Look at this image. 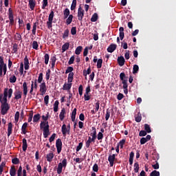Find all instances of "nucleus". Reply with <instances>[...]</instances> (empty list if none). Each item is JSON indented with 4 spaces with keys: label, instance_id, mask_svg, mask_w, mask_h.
I'll return each instance as SVG.
<instances>
[{
    "label": "nucleus",
    "instance_id": "obj_35",
    "mask_svg": "<svg viewBox=\"0 0 176 176\" xmlns=\"http://www.w3.org/2000/svg\"><path fill=\"white\" fill-rule=\"evenodd\" d=\"M41 119L40 113L35 114L33 116V122L36 123L38 122Z\"/></svg>",
    "mask_w": 176,
    "mask_h": 176
},
{
    "label": "nucleus",
    "instance_id": "obj_59",
    "mask_svg": "<svg viewBox=\"0 0 176 176\" xmlns=\"http://www.w3.org/2000/svg\"><path fill=\"white\" fill-rule=\"evenodd\" d=\"M71 34L74 36L77 33L76 27H72L70 30Z\"/></svg>",
    "mask_w": 176,
    "mask_h": 176
},
{
    "label": "nucleus",
    "instance_id": "obj_19",
    "mask_svg": "<svg viewBox=\"0 0 176 176\" xmlns=\"http://www.w3.org/2000/svg\"><path fill=\"white\" fill-rule=\"evenodd\" d=\"M22 87H23V96L26 98L28 92V87L27 82H23V85H22Z\"/></svg>",
    "mask_w": 176,
    "mask_h": 176
},
{
    "label": "nucleus",
    "instance_id": "obj_48",
    "mask_svg": "<svg viewBox=\"0 0 176 176\" xmlns=\"http://www.w3.org/2000/svg\"><path fill=\"white\" fill-rule=\"evenodd\" d=\"M140 170V165L138 162H135L134 164V172L135 173H138L139 172Z\"/></svg>",
    "mask_w": 176,
    "mask_h": 176
},
{
    "label": "nucleus",
    "instance_id": "obj_61",
    "mask_svg": "<svg viewBox=\"0 0 176 176\" xmlns=\"http://www.w3.org/2000/svg\"><path fill=\"white\" fill-rule=\"evenodd\" d=\"M32 47H33V49L38 50V42L36 41H33V45H32Z\"/></svg>",
    "mask_w": 176,
    "mask_h": 176
},
{
    "label": "nucleus",
    "instance_id": "obj_6",
    "mask_svg": "<svg viewBox=\"0 0 176 176\" xmlns=\"http://www.w3.org/2000/svg\"><path fill=\"white\" fill-rule=\"evenodd\" d=\"M39 91H40V95L43 96L46 94L47 92V87H46V83L45 81H43L39 85Z\"/></svg>",
    "mask_w": 176,
    "mask_h": 176
},
{
    "label": "nucleus",
    "instance_id": "obj_9",
    "mask_svg": "<svg viewBox=\"0 0 176 176\" xmlns=\"http://www.w3.org/2000/svg\"><path fill=\"white\" fill-rule=\"evenodd\" d=\"M8 19L10 20V25L12 26L14 23V20L12 8L8 9Z\"/></svg>",
    "mask_w": 176,
    "mask_h": 176
},
{
    "label": "nucleus",
    "instance_id": "obj_45",
    "mask_svg": "<svg viewBox=\"0 0 176 176\" xmlns=\"http://www.w3.org/2000/svg\"><path fill=\"white\" fill-rule=\"evenodd\" d=\"M69 30L67 29L65 30L63 34V38L65 39L66 38L69 37Z\"/></svg>",
    "mask_w": 176,
    "mask_h": 176
},
{
    "label": "nucleus",
    "instance_id": "obj_23",
    "mask_svg": "<svg viewBox=\"0 0 176 176\" xmlns=\"http://www.w3.org/2000/svg\"><path fill=\"white\" fill-rule=\"evenodd\" d=\"M23 60L25 64V70H28L30 69V63L28 56H25V58L23 59Z\"/></svg>",
    "mask_w": 176,
    "mask_h": 176
},
{
    "label": "nucleus",
    "instance_id": "obj_38",
    "mask_svg": "<svg viewBox=\"0 0 176 176\" xmlns=\"http://www.w3.org/2000/svg\"><path fill=\"white\" fill-rule=\"evenodd\" d=\"M126 78H128V77L126 76V74L124 72H121L120 74V79L122 82L126 81Z\"/></svg>",
    "mask_w": 176,
    "mask_h": 176
},
{
    "label": "nucleus",
    "instance_id": "obj_13",
    "mask_svg": "<svg viewBox=\"0 0 176 176\" xmlns=\"http://www.w3.org/2000/svg\"><path fill=\"white\" fill-rule=\"evenodd\" d=\"M151 135H147L146 137H143L140 139V144L143 145L145 144L147 142L151 140Z\"/></svg>",
    "mask_w": 176,
    "mask_h": 176
},
{
    "label": "nucleus",
    "instance_id": "obj_21",
    "mask_svg": "<svg viewBox=\"0 0 176 176\" xmlns=\"http://www.w3.org/2000/svg\"><path fill=\"white\" fill-rule=\"evenodd\" d=\"M92 132H91L90 135L91 138H94L95 140L97 139V131L95 126L91 127Z\"/></svg>",
    "mask_w": 176,
    "mask_h": 176
},
{
    "label": "nucleus",
    "instance_id": "obj_50",
    "mask_svg": "<svg viewBox=\"0 0 176 176\" xmlns=\"http://www.w3.org/2000/svg\"><path fill=\"white\" fill-rule=\"evenodd\" d=\"M122 84L123 89H128V78H126V80L122 81Z\"/></svg>",
    "mask_w": 176,
    "mask_h": 176
},
{
    "label": "nucleus",
    "instance_id": "obj_55",
    "mask_svg": "<svg viewBox=\"0 0 176 176\" xmlns=\"http://www.w3.org/2000/svg\"><path fill=\"white\" fill-rule=\"evenodd\" d=\"M100 100H97V102L95 103V112H98L99 111L100 109Z\"/></svg>",
    "mask_w": 176,
    "mask_h": 176
},
{
    "label": "nucleus",
    "instance_id": "obj_5",
    "mask_svg": "<svg viewBox=\"0 0 176 176\" xmlns=\"http://www.w3.org/2000/svg\"><path fill=\"white\" fill-rule=\"evenodd\" d=\"M54 17V12L53 10H51L48 16V21H47V26L48 29H50L52 28Z\"/></svg>",
    "mask_w": 176,
    "mask_h": 176
},
{
    "label": "nucleus",
    "instance_id": "obj_10",
    "mask_svg": "<svg viewBox=\"0 0 176 176\" xmlns=\"http://www.w3.org/2000/svg\"><path fill=\"white\" fill-rule=\"evenodd\" d=\"M116 154L109 155L108 157V162H109L110 167H113L116 160Z\"/></svg>",
    "mask_w": 176,
    "mask_h": 176
},
{
    "label": "nucleus",
    "instance_id": "obj_33",
    "mask_svg": "<svg viewBox=\"0 0 176 176\" xmlns=\"http://www.w3.org/2000/svg\"><path fill=\"white\" fill-rule=\"evenodd\" d=\"M142 114L140 112H138L137 116L135 117V121L138 123H140L142 121Z\"/></svg>",
    "mask_w": 176,
    "mask_h": 176
},
{
    "label": "nucleus",
    "instance_id": "obj_64",
    "mask_svg": "<svg viewBox=\"0 0 176 176\" xmlns=\"http://www.w3.org/2000/svg\"><path fill=\"white\" fill-rule=\"evenodd\" d=\"M92 170L95 173L98 172V164H94V165H93Z\"/></svg>",
    "mask_w": 176,
    "mask_h": 176
},
{
    "label": "nucleus",
    "instance_id": "obj_24",
    "mask_svg": "<svg viewBox=\"0 0 176 176\" xmlns=\"http://www.w3.org/2000/svg\"><path fill=\"white\" fill-rule=\"evenodd\" d=\"M28 148V143L27 140L25 138L22 139V150L23 152H25Z\"/></svg>",
    "mask_w": 176,
    "mask_h": 176
},
{
    "label": "nucleus",
    "instance_id": "obj_11",
    "mask_svg": "<svg viewBox=\"0 0 176 176\" xmlns=\"http://www.w3.org/2000/svg\"><path fill=\"white\" fill-rule=\"evenodd\" d=\"M118 64L120 67H123L125 64V58L123 56H120L117 58Z\"/></svg>",
    "mask_w": 176,
    "mask_h": 176
},
{
    "label": "nucleus",
    "instance_id": "obj_2",
    "mask_svg": "<svg viewBox=\"0 0 176 176\" xmlns=\"http://www.w3.org/2000/svg\"><path fill=\"white\" fill-rule=\"evenodd\" d=\"M40 129L43 131L44 138H47L50 135V125L48 121H41L40 124Z\"/></svg>",
    "mask_w": 176,
    "mask_h": 176
},
{
    "label": "nucleus",
    "instance_id": "obj_20",
    "mask_svg": "<svg viewBox=\"0 0 176 176\" xmlns=\"http://www.w3.org/2000/svg\"><path fill=\"white\" fill-rule=\"evenodd\" d=\"M65 113H66V109L65 108H63L59 113V119L60 121L64 120Z\"/></svg>",
    "mask_w": 176,
    "mask_h": 176
},
{
    "label": "nucleus",
    "instance_id": "obj_37",
    "mask_svg": "<svg viewBox=\"0 0 176 176\" xmlns=\"http://www.w3.org/2000/svg\"><path fill=\"white\" fill-rule=\"evenodd\" d=\"M76 6H77V0H73L70 7L71 11L75 10Z\"/></svg>",
    "mask_w": 176,
    "mask_h": 176
},
{
    "label": "nucleus",
    "instance_id": "obj_26",
    "mask_svg": "<svg viewBox=\"0 0 176 176\" xmlns=\"http://www.w3.org/2000/svg\"><path fill=\"white\" fill-rule=\"evenodd\" d=\"M28 126V122H25L23 123V124H22V128L21 129L22 132L21 133L23 134V135H25L27 133V128Z\"/></svg>",
    "mask_w": 176,
    "mask_h": 176
},
{
    "label": "nucleus",
    "instance_id": "obj_1",
    "mask_svg": "<svg viewBox=\"0 0 176 176\" xmlns=\"http://www.w3.org/2000/svg\"><path fill=\"white\" fill-rule=\"evenodd\" d=\"M13 94V89L12 88H5L4 93L0 94V103L1 104H8V97L11 98Z\"/></svg>",
    "mask_w": 176,
    "mask_h": 176
},
{
    "label": "nucleus",
    "instance_id": "obj_12",
    "mask_svg": "<svg viewBox=\"0 0 176 176\" xmlns=\"http://www.w3.org/2000/svg\"><path fill=\"white\" fill-rule=\"evenodd\" d=\"M117 47H118V45L116 44L112 43V44L109 45V46L107 47V51L109 53H113L114 51L116 50Z\"/></svg>",
    "mask_w": 176,
    "mask_h": 176
},
{
    "label": "nucleus",
    "instance_id": "obj_22",
    "mask_svg": "<svg viewBox=\"0 0 176 176\" xmlns=\"http://www.w3.org/2000/svg\"><path fill=\"white\" fill-rule=\"evenodd\" d=\"M70 16V10L69 8H65L63 10V19L65 20Z\"/></svg>",
    "mask_w": 176,
    "mask_h": 176
},
{
    "label": "nucleus",
    "instance_id": "obj_3",
    "mask_svg": "<svg viewBox=\"0 0 176 176\" xmlns=\"http://www.w3.org/2000/svg\"><path fill=\"white\" fill-rule=\"evenodd\" d=\"M67 165V159L65 158L63 160L62 162H59L58 164V168L56 169L57 174L60 175L62 173L63 168H66Z\"/></svg>",
    "mask_w": 176,
    "mask_h": 176
},
{
    "label": "nucleus",
    "instance_id": "obj_25",
    "mask_svg": "<svg viewBox=\"0 0 176 176\" xmlns=\"http://www.w3.org/2000/svg\"><path fill=\"white\" fill-rule=\"evenodd\" d=\"M54 157V155L53 153H49L46 155V160L47 162H52V160Z\"/></svg>",
    "mask_w": 176,
    "mask_h": 176
},
{
    "label": "nucleus",
    "instance_id": "obj_28",
    "mask_svg": "<svg viewBox=\"0 0 176 176\" xmlns=\"http://www.w3.org/2000/svg\"><path fill=\"white\" fill-rule=\"evenodd\" d=\"M76 112H77V109L74 108L72 112V115H71V120L72 122H74L76 120Z\"/></svg>",
    "mask_w": 176,
    "mask_h": 176
},
{
    "label": "nucleus",
    "instance_id": "obj_51",
    "mask_svg": "<svg viewBox=\"0 0 176 176\" xmlns=\"http://www.w3.org/2000/svg\"><path fill=\"white\" fill-rule=\"evenodd\" d=\"M150 176H160V172H158V170H153L150 173Z\"/></svg>",
    "mask_w": 176,
    "mask_h": 176
},
{
    "label": "nucleus",
    "instance_id": "obj_14",
    "mask_svg": "<svg viewBox=\"0 0 176 176\" xmlns=\"http://www.w3.org/2000/svg\"><path fill=\"white\" fill-rule=\"evenodd\" d=\"M22 94H23V92L21 91H20V90L15 91V92H14V96H15V97H14V99H15L16 100L21 99Z\"/></svg>",
    "mask_w": 176,
    "mask_h": 176
},
{
    "label": "nucleus",
    "instance_id": "obj_49",
    "mask_svg": "<svg viewBox=\"0 0 176 176\" xmlns=\"http://www.w3.org/2000/svg\"><path fill=\"white\" fill-rule=\"evenodd\" d=\"M50 60V56L48 54H45L44 55V63L45 65H48Z\"/></svg>",
    "mask_w": 176,
    "mask_h": 176
},
{
    "label": "nucleus",
    "instance_id": "obj_34",
    "mask_svg": "<svg viewBox=\"0 0 176 176\" xmlns=\"http://www.w3.org/2000/svg\"><path fill=\"white\" fill-rule=\"evenodd\" d=\"M58 105H59V101L58 100H56L54 103V108H53V111L54 112L56 113L58 111Z\"/></svg>",
    "mask_w": 176,
    "mask_h": 176
},
{
    "label": "nucleus",
    "instance_id": "obj_7",
    "mask_svg": "<svg viewBox=\"0 0 176 176\" xmlns=\"http://www.w3.org/2000/svg\"><path fill=\"white\" fill-rule=\"evenodd\" d=\"M85 14V10L82 8L81 6H79L78 9L77 18L79 21H82Z\"/></svg>",
    "mask_w": 176,
    "mask_h": 176
},
{
    "label": "nucleus",
    "instance_id": "obj_53",
    "mask_svg": "<svg viewBox=\"0 0 176 176\" xmlns=\"http://www.w3.org/2000/svg\"><path fill=\"white\" fill-rule=\"evenodd\" d=\"M16 77L15 75L12 76L11 77H10V83H15L16 82Z\"/></svg>",
    "mask_w": 176,
    "mask_h": 176
},
{
    "label": "nucleus",
    "instance_id": "obj_58",
    "mask_svg": "<svg viewBox=\"0 0 176 176\" xmlns=\"http://www.w3.org/2000/svg\"><path fill=\"white\" fill-rule=\"evenodd\" d=\"M49 100H50V96L49 95L45 96V97H44V104L45 105H48Z\"/></svg>",
    "mask_w": 176,
    "mask_h": 176
},
{
    "label": "nucleus",
    "instance_id": "obj_57",
    "mask_svg": "<svg viewBox=\"0 0 176 176\" xmlns=\"http://www.w3.org/2000/svg\"><path fill=\"white\" fill-rule=\"evenodd\" d=\"M18 51V44L14 43V45H12V53L16 54Z\"/></svg>",
    "mask_w": 176,
    "mask_h": 176
},
{
    "label": "nucleus",
    "instance_id": "obj_15",
    "mask_svg": "<svg viewBox=\"0 0 176 176\" xmlns=\"http://www.w3.org/2000/svg\"><path fill=\"white\" fill-rule=\"evenodd\" d=\"M13 124L8 122V127L7 128V136L10 137L12 133Z\"/></svg>",
    "mask_w": 176,
    "mask_h": 176
},
{
    "label": "nucleus",
    "instance_id": "obj_41",
    "mask_svg": "<svg viewBox=\"0 0 176 176\" xmlns=\"http://www.w3.org/2000/svg\"><path fill=\"white\" fill-rule=\"evenodd\" d=\"M82 46H78L75 50V54L76 55H80L82 52Z\"/></svg>",
    "mask_w": 176,
    "mask_h": 176
},
{
    "label": "nucleus",
    "instance_id": "obj_31",
    "mask_svg": "<svg viewBox=\"0 0 176 176\" xmlns=\"http://www.w3.org/2000/svg\"><path fill=\"white\" fill-rule=\"evenodd\" d=\"M16 174V169L14 165H12V166H11V169H10V175L15 176Z\"/></svg>",
    "mask_w": 176,
    "mask_h": 176
},
{
    "label": "nucleus",
    "instance_id": "obj_60",
    "mask_svg": "<svg viewBox=\"0 0 176 176\" xmlns=\"http://www.w3.org/2000/svg\"><path fill=\"white\" fill-rule=\"evenodd\" d=\"M82 146H83V143L79 142L78 145L76 146V152L80 151L82 149Z\"/></svg>",
    "mask_w": 176,
    "mask_h": 176
},
{
    "label": "nucleus",
    "instance_id": "obj_8",
    "mask_svg": "<svg viewBox=\"0 0 176 176\" xmlns=\"http://www.w3.org/2000/svg\"><path fill=\"white\" fill-rule=\"evenodd\" d=\"M62 146H63L62 140L60 138H58L56 140V148L58 154L60 153L62 151Z\"/></svg>",
    "mask_w": 176,
    "mask_h": 176
},
{
    "label": "nucleus",
    "instance_id": "obj_42",
    "mask_svg": "<svg viewBox=\"0 0 176 176\" xmlns=\"http://www.w3.org/2000/svg\"><path fill=\"white\" fill-rule=\"evenodd\" d=\"M144 130L146 131L147 133H151L152 132L151 128L148 124H144Z\"/></svg>",
    "mask_w": 176,
    "mask_h": 176
},
{
    "label": "nucleus",
    "instance_id": "obj_43",
    "mask_svg": "<svg viewBox=\"0 0 176 176\" xmlns=\"http://www.w3.org/2000/svg\"><path fill=\"white\" fill-rule=\"evenodd\" d=\"M47 6H48V0H43L41 9L45 10L46 7Z\"/></svg>",
    "mask_w": 176,
    "mask_h": 176
},
{
    "label": "nucleus",
    "instance_id": "obj_29",
    "mask_svg": "<svg viewBox=\"0 0 176 176\" xmlns=\"http://www.w3.org/2000/svg\"><path fill=\"white\" fill-rule=\"evenodd\" d=\"M69 43L67 42L65 43H64L63 45H62V53H64L65 52H66L67 50H69Z\"/></svg>",
    "mask_w": 176,
    "mask_h": 176
},
{
    "label": "nucleus",
    "instance_id": "obj_54",
    "mask_svg": "<svg viewBox=\"0 0 176 176\" xmlns=\"http://www.w3.org/2000/svg\"><path fill=\"white\" fill-rule=\"evenodd\" d=\"M110 114H111V111H109V109H107L106 111V114H105V120L108 121L109 118H110Z\"/></svg>",
    "mask_w": 176,
    "mask_h": 176
},
{
    "label": "nucleus",
    "instance_id": "obj_32",
    "mask_svg": "<svg viewBox=\"0 0 176 176\" xmlns=\"http://www.w3.org/2000/svg\"><path fill=\"white\" fill-rule=\"evenodd\" d=\"M74 76V72L69 73L68 76H67V82H68L72 83L73 82Z\"/></svg>",
    "mask_w": 176,
    "mask_h": 176
},
{
    "label": "nucleus",
    "instance_id": "obj_36",
    "mask_svg": "<svg viewBox=\"0 0 176 176\" xmlns=\"http://www.w3.org/2000/svg\"><path fill=\"white\" fill-rule=\"evenodd\" d=\"M98 19V14L97 13H94L91 18V21L95 23Z\"/></svg>",
    "mask_w": 176,
    "mask_h": 176
},
{
    "label": "nucleus",
    "instance_id": "obj_17",
    "mask_svg": "<svg viewBox=\"0 0 176 176\" xmlns=\"http://www.w3.org/2000/svg\"><path fill=\"white\" fill-rule=\"evenodd\" d=\"M61 132L63 135H66L67 133H69V129L67 128V125L63 124L61 126Z\"/></svg>",
    "mask_w": 176,
    "mask_h": 176
},
{
    "label": "nucleus",
    "instance_id": "obj_16",
    "mask_svg": "<svg viewBox=\"0 0 176 176\" xmlns=\"http://www.w3.org/2000/svg\"><path fill=\"white\" fill-rule=\"evenodd\" d=\"M36 6V2L35 0H29V8H30V10H32V11L34 10Z\"/></svg>",
    "mask_w": 176,
    "mask_h": 176
},
{
    "label": "nucleus",
    "instance_id": "obj_63",
    "mask_svg": "<svg viewBox=\"0 0 176 176\" xmlns=\"http://www.w3.org/2000/svg\"><path fill=\"white\" fill-rule=\"evenodd\" d=\"M19 118H20V112L16 111V113H15V123H17L19 122Z\"/></svg>",
    "mask_w": 176,
    "mask_h": 176
},
{
    "label": "nucleus",
    "instance_id": "obj_56",
    "mask_svg": "<svg viewBox=\"0 0 176 176\" xmlns=\"http://www.w3.org/2000/svg\"><path fill=\"white\" fill-rule=\"evenodd\" d=\"M56 133H54L52 134V135L49 138V142L50 143H52V142L54 141L55 138H56Z\"/></svg>",
    "mask_w": 176,
    "mask_h": 176
},
{
    "label": "nucleus",
    "instance_id": "obj_44",
    "mask_svg": "<svg viewBox=\"0 0 176 176\" xmlns=\"http://www.w3.org/2000/svg\"><path fill=\"white\" fill-rule=\"evenodd\" d=\"M139 72V66L138 65H134L133 67V74H136Z\"/></svg>",
    "mask_w": 176,
    "mask_h": 176
},
{
    "label": "nucleus",
    "instance_id": "obj_39",
    "mask_svg": "<svg viewBox=\"0 0 176 176\" xmlns=\"http://www.w3.org/2000/svg\"><path fill=\"white\" fill-rule=\"evenodd\" d=\"M43 73H39L38 76V79H37V82L38 84H41V83H43Z\"/></svg>",
    "mask_w": 176,
    "mask_h": 176
},
{
    "label": "nucleus",
    "instance_id": "obj_47",
    "mask_svg": "<svg viewBox=\"0 0 176 176\" xmlns=\"http://www.w3.org/2000/svg\"><path fill=\"white\" fill-rule=\"evenodd\" d=\"M125 143H126V139H122L121 140H120L118 145L121 149L124 148V145L125 144Z\"/></svg>",
    "mask_w": 176,
    "mask_h": 176
},
{
    "label": "nucleus",
    "instance_id": "obj_27",
    "mask_svg": "<svg viewBox=\"0 0 176 176\" xmlns=\"http://www.w3.org/2000/svg\"><path fill=\"white\" fill-rule=\"evenodd\" d=\"M72 87V83L70 82V83H65L63 85V90H66V91H69L71 89Z\"/></svg>",
    "mask_w": 176,
    "mask_h": 176
},
{
    "label": "nucleus",
    "instance_id": "obj_30",
    "mask_svg": "<svg viewBox=\"0 0 176 176\" xmlns=\"http://www.w3.org/2000/svg\"><path fill=\"white\" fill-rule=\"evenodd\" d=\"M73 19H74L73 14H69L66 19V22H65L66 25H70L73 21Z\"/></svg>",
    "mask_w": 176,
    "mask_h": 176
},
{
    "label": "nucleus",
    "instance_id": "obj_18",
    "mask_svg": "<svg viewBox=\"0 0 176 176\" xmlns=\"http://www.w3.org/2000/svg\"><path fill=\"white\" fill-rule=\"evenodd\" d=\"M124 28L123 27L119 28V37L120 41H122L124 38Z\"/></svg>",
    "mask_w": 176,
    "mask_h": 176
},
{
    "label": "nucleus",
    "instance_id": "obj_4",
    "mask_svg": "<svg viewBox=\"0 0 176 176\" xmlns=\"http://www.w3.org/2000/svg\"><path fill=\"white\" fill-rule=\"evenodd\" d=\"M10 109V105L9 104H1V105H0V113H1L2 116H5L8 113Z\"/></svg>",
    "mask_w": 176,
    "mask_h": 176
},
{
    "label": "nucleus",
    "instance_id": "obj_46",
    "mask_svg": "<svg viewBox=\"0 0 176 176\" xmlns=\"http://www.w3.org/2000/svg\"><path fill=\"white\" fill-rule=\"evenodd\" d=\"M73 71H74V67L72 66H69L67 67L65 73V74H71V73H73Z\"/></svg>",
    "mask_w": 176,
    "mask_h": 176
},
{
    "label": "nucleus",
    "instance_id": "obj_40",
    "mask_svg": "<svg viewBox=\"0 0 176 176\" xmlns=\"http://www.w3.org/2000/svg\"><path fill=\"white\" fill-rule=\"evenodd\" d=\"M102 63H103V60L102 58H99L97 61V65H96V67H97V69H101L102 67Z\"/></svg>",
    "mask_w": 176,
    "mask_h": 176
},
{
    "label": "nucleus",
    "instance_id": "obj_52",
    "mask_svg": "<svg viewBox=\"0 0 176 176\" xmlns=\"http://www.w3.org/2000/svg\"><path fill=\"white\" fill-rule=\"evenodd\" d=\"M12 162L13 164L17 165L20 162V160L18 157H14L12 160Z\"/></svg>",
    "mask_w": 176,
    "mask_h": 176
},
{
    "label": "nucleus",
    "instance_id": "obj_62",
    "mask_svg": "<svg viewBox=\"0 0 176 176\" xmlns=\"http://www.w3.org/2000/svg\"><path fill=\"white\" fill-rule=\"evenodd\" d=\"M147 135V132L144 130H141L140 132H139V136L140 137H144Z\"/></svg>",
    "mask_w": 176,
    "mask_h": 176
}]
</instances>
